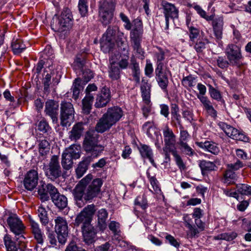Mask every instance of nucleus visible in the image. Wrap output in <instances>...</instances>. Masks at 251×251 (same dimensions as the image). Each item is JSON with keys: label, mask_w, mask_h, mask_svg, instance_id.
Listing matches in <instances>:
<instances>
[{"label": "nucleus", "mask_w": 251, "mask_h": 251, "mask_svg": "<svg viewBox=\"0 0 251 251\" xmlns=\"http://www.w3.org/2000/svg\"><path fill=\"white\" fill-rule=\"evenodd\" d=\"M120 18L121 20L125 23L124 27L127 30H130L132 28V22H131L128 18L123 12L120 13Z\"/></svg>", "instance_id": "57"}, {"label": "nucleus", "mask_w": 251, "mask_h": 251, "mask_svg": "<svg viewBox=\"0 0 251 251\" xmlns=\"http://www.w3.org/2000/svg\"><path fill=\"white\" fill-rule=\"evenodd\" d=\"M197 145L201 148L217 155L220 152V149L217 144L213 142L205 141V142H197Z\"/></svg>", "instance_id": "24"}, {"label": "nucleus", "mask_w": 251, "mask_h": 251, "mask_svg": "<svg viewBox=\"0 0 251 251\" xmlns=\"http://www.w3.org/2000/svg\"><path fill=\"white\" fill-rule=\"evenodd\" d=\"M144 103L145 104L142 107V111L143 116L145 118H147L149 116L150 112H151V102L149 103V104L148 103Z\"/></svg>", "instance_id": "63"}, {"label": "nucleus", "mask_w": 251, "mask_h": 251, "mask_svg": "<svg viewBox=\"0 0 251 251\" xmlns=\"http://www.w3.org/2000/svg\"><path fill=\"white\" fill-rule=\"evenodd\" d=\"M189 31L190 41L192 42V44H191L192 45L195 42L196 40L200 35V30L194 26H190Z\"/></svg>", "instance_id": "52"}, {"label": "nucleus", "mask_w": 251, "mask_h": 251, "mask_svg": "<svg viewBox=\"0 0 251 251\" xmlns=\"http://www.w3.org/2000/svg\"><path fill=\"white\" fill-rule=\"evenodd\" d=\"M111 244L109 242L97 247L96 249V251H111Z\"/></svg>", "instance_id": "64"}, {"label": "nucleus", "mask_w": 251, "mask_h": 251, "mask_svg": "<svg viewBox=\"0 0 251 251\" xmlns=\"http://www.w3.org/2000/svg\"><path fill=\"white\" fill-rule=\"evenodd\" d=\"M110 62L109 76L112 80H117L120 77V69L114 61L110 59Z\"/></svg>", "instance_id": "33"}, {"label": "nucleus", "mask_w": 251, "mask_h": 251, "mask_svg": "<svg viewBox=\"0 0 251 251\" xmlns=\"http://www.w3.org/2000/svg\"><path fill=\"white\" fill-rule=\"evenodd\" d=\"M16 240L19 245L18 249L20 251H24L27 247V241L23 234L18 235Z\"/></svg>", "instance_id": "55"}, {"label": "nucleus", "mask_w": 251, "mask_h": 251, "mask_svg": "<svg viewBox=\"0 0 251 251\" xmlns=\"http://www.w3.org/2000/svg\"><path fill=\"white\" fill-rule=\"evenodd\" d=\"M132 27L130 32V38L133 49L138 54L143 55L144 52L141 48V42L144 30L141 18L138 17L132 21Z\"/></svg>", "instance_id": "3"}, {"label": "nucleus", "mask_w": 251, "mask_h": 251, "mask_svg": "<svg viewBox=\"0 0 251 251\" xmlns=\"http://www.w3.org/2000/svg\"><path fill=\"white\" fill-rule=\"evenodd\" d=\"M7 222L11 231L16 236L21 235L24 232L25 228V226L17 215L10 216L7 219Z\"/></svg>", "instance_id": "13"}, {"label": "nucleus", "mask_w": 251, "mask_h": 251, "mask_svg": "<svg viewBox=\"0 0 251 251\" xmlns=\"http://www.w3.org/2000/svg\"><path fill=\"white\" fill-rule=\"evenodd\" d=\"M58 103L54 100H49L46 102L45 113L51 118L53 123L58 121Z\"/></svg>", "instance_id": "15"}, {"label": "nucleus", "mask_w": 251, "mask_h": 251, "mask_svg": "<svg viewBox=\"0 0 251 251\" xmlns=\"http://www.w3.org/2000/svg\"><path fill=\"white\" fill-rule=\"evenodd\" d=\"M235 177V175L233 171L230 170H226L224 174L223 182L227 184H233Z\"/></svg>", "instance_id": "45"}, {"label": "nucleus", "mask_w": 251, "mask_h": 251, "mask_svg": "<svg viewBox=\"0 0 251 251\" xmlns=\"http://www.w3.org/2000/svg\"><path fill=\"white\" fill-rule=\"evenodd\" d=\"M97 227L100 231H103L107 227L106 220L108 217V212L105 209H101L98 211Z\"/></svg>", "instance_id": "22"}, {"label": "nucleus", "mask_w": 251, "mask_h": 251, "mask_svg": "<svg viewBox=\"0 0 251 251\" xmlns=\"http://www.w3.org/2000/svg\"><path fill=\"white\" fill-rule=\"evenodd\" d=\"M139 149L142 157L144 158H148L150 162L155 166V164L153 158V153L151 148L146 145H141Z\"/></svg>", "instance_id": "27"}, {"label": "nucleus", "mask_w": 251, "mask_h": 251, "mask_svg": "<svg viewBox=\"0 0 251 251\" xmlns=\"http://www.w3.org/2000/svg\"><path fill=\"white\" fill-rule=\"evenodd\" d=\"M37 127L38 129L43 133L48 132L51 129L48 122L44 118L39 121Z\"/></svg>", "instance_id": "49"}, {"label": "nucleus", "mask_w": 251, "mask_h": 251, "mask_svg": "<svg viewBox=\"0 0 251 251\" xmlns=\"http://www.w3.org/2000/svg\"><path fill=\"white\" fill-rule=\"evenodd\" d=\"M134 204L136 206L135 209L137 208L138 207L141 208L143 210H145L148 207L147 200L146 198L142 196H138L134 201Z\"/></svg>", "instance_id": "46"}, {"label": "nucleus", "mask_w": 251, "mask_h": 251, "mask_svg": "<svg viewBox=\"0 0 251 251\" xmlns=\"http://www.w3.org/2000/svg\"><path fill=\"white\" fill-rule=\"evenodd\" d=\"M173 155L175 158V161L176 165L180 170H184L186 169V166L183 161H182L180 156L178 154L177 151H173Z\"/></svg>", "instance_id": "54"}, {"label": "nucleus", "mask_w": 251, "mask_h": 251, "mask_svg": "<svg viewBox=\"0 0 251 251\" xmlns=\"http://www.w3.org/2000/svg\"><path fill=\"white\" fill-rule=\"evenodd\" d=\"M237 191L242 195H251V186L245 184H239L236 185Z\"/></svg>", "instance_id": "51"}, {"label": "nucleus", "mask_w": 251, "mask_h": 251, "mask_svg": "<svg viewBox=\"0 0 251 251\" xmlns=\"http://www.w3.org/2000/svg\"><path fill=\"white\" fill-rule=\"evenodd\" d=\"M50 150V144L46 139H43L40 141L39 144V153L43 156L46 155Z\"/></svg>", "instance_id": "38"}, {"label": "nucleus", "mask_w": 251, "mask_h": 251, "mask_svg": "<svg viewBox=\"0 0 251 251\" xmlns=\"http://www.w3.org/2000/svg\"><path fill=\"white\" fill-rule=\"evenodd\" d=\"M123 115L121 108L118 107H113L107 109L106 113L103 115L97 123L95 129L100 133H103L108 130L115 124Z\"/></svg>", "instance_id": "2"}, {"label": "nucleus", "mask_w": 251, "mask_h": 251, "mask_svg": "<svg viewBox=\"0 0 251 251\" xmlns=\"http://www.w3.org/2000/svg\"><path fill=\"white\" fill-rule=\"evenodd\" d=\"M78 7L81 16H86L88 11V0H79Z\"/></svg>", "instance_id": "44"}, {"label": "nucleus", "mask_w": 251, "mask_h": 251, "mask_svg": "<svg viewBox=\"0 0 251 251\" xmlns=\"http://www.w3.org/2000/svg\"><path fill=\"white\" fill-rule=\"evenodd\" d=\"M116 4V0H103L100 2L99 17L100 21L104 25H107L110 23Z\"/></svg>", "instance_id": "4"}, {"label": "nucleus", "mask_w": 251, "mask_h": 251, "mask_svg": "<svg viewBox=\"0 0 251 251\" xmlns=\"http://www.w3.org/2000/svg\"><path fill=\"white\" fill-rule=\"evenodd\" d=\"M161 6L163 9V13L165 17L166 27L165 30H168L169 25V18L177 19L178 17V10L176 6L166 0L161 2Z\"/></svg>", "instance_id": "12"}, {"label": "nucleus", "mask_w": 251, "mask_h": 251, "mask_svg": "<svg viewBox=\"0 0 251 251\" xmlns=\"http://www.w3.org/2000/svg\"><path fill=\"white\" fill-rule=\"evenodd\" d=\"M155 78L159 87L164 92H167L169 80L166 73L155 75Z\"/></svg>", "instance_id": "31"}, {"label": "nucleus", "mask_w": 251, "mask_h": 251, "mask_svg": "<svg viewBox=\"0 0 251 251\" xmlns=\"http://www.w3.org/2000/svg\"><path fill=\"white\" fill-rule=\"evenodd\" d=\"M83 148L87 154L93 158L97 157L104 149V146L98 144L95 138L91 136L85 137Z\"/></svg>", "instance_id": "7"}, {"label": "nucleus", "mask_w": 251, "mask_h": 251, "mask_svg": "<svg viewBox=\"0 0 251 251\" xmlns=\"http://www.w3.org/2000/svg\"><path fill=\"white\" fill-rule=\"evenodd\" d=\"M84 85L85 83H83L80 78L75 79L72 87L73 97L75 100L78 98L80 91L83 89Z\"/></svg>", "instance_id": "30"}, {"label": "nucleus", "mask_w": 251, "mask_h": 251, "mask_svg": "<svg viewBox=\"0 0 251 251\" xmlns=\"http://www.w3.org/2000/svg\"><path fill=\"white\" fill-rule=\"evenodd\" d=\"M81 231L84 242L88 244H91L95 242L97 229L92 225L81 227Z\"/></svg>", "instance_id": "18"}, {"label": "nucleus", "mask_w": 251, "mask_h": 251, "mask_svg": "<svg viewBox=\"0 0 251 251\" xmlns=\"http://www.w3.org/2000/svg\"><path fill=\"white\" fill-rule=\"evenodd\" d=\"M226 53L230 65L238 68L242 65L240 60L242 58L240 48L238 46L234 44L228 45Z\"/></svg>", "instance_id": "11"}, {"label": "nucleus", "mask_w": 251, "mask_h": 251, "mask_svg": "<svg viewBox=\"0 0 251 251\" xmlns=\"http://www.w3.org/2000/svg\"><path fill=\"white\" fill-rule=\"evenodd\" d=\"M218 125L226 135L230 138L243 142H248L249 141V138L244 133L239 131L230 125L225 122H220Z\"/></svg>", "instance_id": "9"}, {"label": "nucleus", "mask_w": 251, "mask_h": 251, "mask_svg": "<svg viewBox=\"0 0 251 251\" xmlns=\"http://www.w3.org/2000/svg\"><path fill=\"white\" fill-rule=\"evenodd\" d=\"M3 241L7 251H18V247L10 235L6 234L3 237Z\"/></svg>", "instance_id": "35"}, {"label": "nucleus", "mask_w": 251, "mask_h": 251, "mask_svg": "<svg viewBox=\"0 0 251 251\" xmlns=\"http://www.w3.org/2000/svg\"><path fill=\"white\" fill-rule=\"evenodd\" d=\"M197 98L200 100L205 110L212 106L211 101L207 97L200 95L197 96Z\"/></svg>", "instance_id": "60"}, {"label": "nucleus", "mask_w": 251, "mask_h": 251, "mask_svg": "<svg viewBox=\"0 0 251 251\" xmlns=\"http://www.w3.org/2000/svg\"><path fill=\"white\" fill-rule=\"evenodd\" d=\"M51 200L53 203L60 209H63L67 206V198L64 195L59 193L57 190V192L52 196Z\"/></svg>", "instance_id": "23"}, {"label": "nucleus", "mask_w": 251, "mask_h": 251, "mask_svg": "<svg viewBox=\"0 0 251 251\" xmlns=\"http://www.w3.org/2000/svg\"><path fill=\"white\" fill-rule=\"evenodd\" d=\"M38 174L37 171L31 170L25 176L24 185L26 189L29 191L33 190L37 185Z\"/></svg>", "instance_id": "17"}, {"label": "nucleus", "mask_w": 251, "mask_h": 251, "mask_svg": "<svg viewBox=\"0 0 251 251\" xmlns=\"http://www.w3.org/2000/svg\"><path fill=\"white\" fill-rule=\"evenodd\" d=\"M237 236L235 232H232L230 233H224L214 237L216 240H225L226 241H231L235 239Z\"/></svg>", "instance_id": "50"}, {"label": "nucleus", "mask_w": 251, "mask_h": 251, "mask_svg": "<svg viewBox=\"0 0 251 251\" xmlns=\"http://www.w3.org/2000/svg\"><path fill=\"white\" fill-rule=\"evenodd\" d=\"M209 92L210 97L218 101H220L222 99V95L220 92L211 85H209Z\"/></svg>", "instance_id": "56"}, {"label": "nucleus", "mask_w": 251, "mask_h": 251, "mask_svg": "<svg viewBox=\"0 0 251 251\" xmlns=\"http://www.w3.org/2000/svg\"><path fill=\"white\" fill-rule=\"evenodd\" d=\"M59 17L69 20L70 21L73 22V17L72 12L71 10L68 8H64Z\"/></svg>", "instance_id": "62"}, {"label": "nucleus", "mask_w": 251, "mask_h": 251, "mask_svg": "<svg viewBox=\"0 0 251 251\" xmlns=\"http://www.w3.org/2000/svg\"><path fill=\"white\" fill-rule=\"evenodd\" d=\"M147 176L152 188V189H150V190L154 194H161V190L159 185V182L155 176H151L149 170L147 172Z\"/></svg>", "instance_id": "29"}, {"label": "nucleus", "mask_w": 251, "mask_h": 251, "mask_svg": "<svg viewBox=\"0 0 251 251\" xmlns=\"http://www.w3.org/2000/svg\"><path fill=\"white\" fill-rule=\"evenodd\" d=\"M224 22L222 19H215L212 22L214 35L218 40L222 38Z\"/></svg>", "instance_id": "25"}, {"label": "nucleus", "mask_w": 251, "mask_h": 251, "mask_svg": "<svg viewBox=\"0 0 251 251\" xmlns=\"http://www.w3.org/2000/svg\"><path fill=\"white\" fill-rule=\"evenodd\" d=\"M64 151L74 159H77L80 157L81 146L79 145L75 144L66 149Z\"/></svg>", "instance_id": "32"}, {"label": "nucleus", "mask_w": 251, "mask_h": 251, "mask_svg": "<svg viewBox=\"0 0 251 251\" xmlns=\"http://www.w3.org/2000/svg\"><path fill=\"white\" fill-rule=\"evenodd\" d=\"M197 98L200 100L205 110L212 106L211 101L207 97L200 95L197 96Z\"/></svg>", "instance_id": "61"}, {"label": "nucleus", "mask_w": 251, "mask_h": 251, "mask_svg": "<svg viewBox=\"0 0 251 251\" xmlns=\"http://www.w3.org/2000/svg\"><path fill=\"white\" fill-rule=\"evenodd\" d=\"M94 100L93 96L86 95L82 100V111L85 114L90 113L92 108V104Z\"/></svg>", "instance_id": "34"}, {"label": "nucleus", "mask_w": 251, "mask_h": 251, "mask_svg": "<svg viewBox=\"0 0 251 251\" xmlns=\"http://www.w3.org/2000/svg\"><path fill=\"white\" fill-rule=\"evenodd\" d=\"M85 56L86 54L84 53L81 55L78 54L75 61L74 62L75 69H79L81 72L82 70H84L83 67L85 63Z\"/></svg>", "instance_id": "47"}, {"label": "nucleus", "mask_w": 251, "mask_h": 251, "mask_svg": "<svg viewBox=\"0 0 251 251\" xmlns=\"http://www.w3.org/2000/svg\"><path fill=\"white\" fill-rule=\"evenodd\" d=\"M46 176L51 180H55L62 175L59 156L52 155L49 163L43 168Z\"/></svg>", "instance_id": "5"}, {"label": "nucleus", "mask_w": 251, "mask_h": 251, "mask_svg": "<svg viewBox=\"0 0 251 251\" xmlns=\"http://www.w3.org/2000/svg\"><path fill=\"white\" fill-rule=\"evenodd\" d=\"M88 164L86 161H82L80 162L75 170L76 176L78 178L83 176L87 170Z\"/></svg>", "instance_id": "48"}, {"label": "nucleus", "mask_w": 251, "mask_h": 251, "mask_svg": "<svg viewBox=\"0 0 251 251\" xmlns=\"http://www.w3.org/2000/svg\"><path fill=\"white\" fill-rule=\"evenodd\" d=\"M73 22L69 20L58 17L56 19H53L51 26L52 28L58 32H63L71 27Z\"/></svg>", "instance_id": "20"}, {"label": "nucleus", "mask_w": 251, "mask_h": 251, "mask_svg": "<svg viewBox=\"0 0 251 251\" xmlns=\"http://www.w3.org/2000/svg\"><path fill=\"white\" fill-rule=\"evenodd\" d=\"M75 110L73 104L63 101L61 104V124L62 126H70L74 120Z\"/></svg>", "instance_id": "10"}, {"label": "nucleus", "mask_w": 251, "mask_h": 251, "mask_svg": "<svg viewBox=\"0 0 251 251\" xmlns=\"http://www.w3.org/2000/svg\"><path fill=\"white\" fill-rule=\"evenodd\" d=\"M29 223L35 239L38 243L42 244L43 243V233L39 227V224L31 218L29 219Z\"/></svg>", "instance_id": "21"}, {"label": "nucleus", "mask_w": 251, "mask_h": 251, "mask_svg": "<svg viewBox=\"0 0 251 251\" xmlns=\"http://www.w3.org/2000/svg\"><path fill=\"white\" fill-rule=\"evenodd\" d=\"M93 176L87 175L76 185L73 190V195L76 200L81 201L83 198L89 201L96 197L100 191L103 183L101 179H94L91 182Z\"/></svg>", "instance_id": "1"}, {"label": "nucleus", "mask_w": 251, "mask_h": 251, "mask_svg": "<svg viewBox=\"0 0 251 251\" xmlns=\"http://www.w3.org/2000/svg\"><path fill=\"white\" fill-rule=\"evenodd\" d=\"M188 230L186 232L187 238L192 239L196 238L199 236L200 231L194 225H188V226L186 227Z\"/></svg>", "instance_id": "42"}, {"label": "nucleus", "mask_w": 251, "mask_h": 251, "mask_svg": "<svg viewBox=\"0 0 251 251\" xmlns=\"http://www.w3.org/2000/svg\"><path fill=\"white\" fill-rule=\"evenodd\" d=\"M56 192H57V189L50 183L46 184L44 182L38 187V194L39 198L43 201L49 200L50 196L51 198Z\"/></svg>", "instance_id": "14"}, {"label": "nucleus", "mask_w": 251, "mask_h": 251, "mask_svg": "<svg viewBox=\"0 0 251 251\" xmlns=\"http://www.w3.org/2000/svg\"><path fill=\"white\" fill-rule=\"evenodd\" d=\"M81 72L83 79V80H82L83 83L85 84L93 77V74L89 69H84L82 70Z\"/></svg>", "instance_id": "59"}, {"label": "nucleus", "mask_w": 251, "mask_h": 251, "mask_svg": "<svg viewBox=\"0 0 251 251\" xmlns=\"http://www.w3.org/2000/svg\"><path fill=\"white\" fill-rule=\"evenodd\" d=\"M209 43L208 40L205 38L199 39L194 45V48L198 52H201L205 48L206 44Z\"/></svg>", "instance_id": "43"}, {"label": "nucleus", "mask_w": 251, "mask_h": 251, "mask_svg": "<svg viewBox=\"0 0 251 251\" xmlns=\"http://www.w3.org/2000/svg\"><path fill=\"white\" fill-rule=\"evenodd\" d=\"M55 229L56 232H64L68 231V223L65 218L58 216L55 219Z\"/></svg>", "instance_id": "28"}, {"label": "nucleus", "mask_w": 251, "mask_h": 251, "mask_svg": "<svg viewBox=\"0 0 251 251\" xmlns=\"http://www.w3.org/2000/svg\"><path fill=\"white\" fill-rule=\"evenodd\" d=\"M73 159H74L73 158V157L68 154H66V153L64 151L62 155L61 160V164L63 168L66 170H69L72 168L73 165Z\"/></svg>", "instance_id": "37"}, {"label": "nucleus", "mask_w": 251, "mask_h": 251, "mask_svg": "<svg viewBox=\"0 0 251 251\" xmlns=\"http://www.w3.org/2000/svg\"><path fill=\"white\" fill-rule=\"evenodd\" d=\"M118 28L109 27L100 40L101 49L104 52H108L114 46L115 38Z\"/></svg>", "instance_id": "8"}, {"label": "nucleus", "mask_w": 251, "mask_h": 251, "mask_svg": "<svg viewBox=\"0 0 251 251\" xmlns=\"http://www.w3.org/2000/svg\"><path fill=\"white\" fill-rule=\"evenodd\" d=\"M110 100V91L108 89L103 87L100 93L97 95L95 103L96 108L105 107Z\"/></svg>", "instance_id": "19"}, {"label": "nucleus", "mask_w": 251, "mask_h": 251, "mask_svg": "<svg viewBox=\"0 0 251 251\" xmlns=\"http://www.w3.org/2000/svg\"><path fill=\"white\" fill-rule=\"evenodd\" d=\"M95 211L94 205H88L76 216L75 220V225L78 226L82 224L81 227L91 225Z\"/></svg>", "instance_id": "6"}, {"label": "nucleus", "mask_w": 251, "mask_h": 251, "mask_svg": "<svg viewBox=\"0 0 251 251\" xmlns=\"http://www.w3.org/2000/svg\"><path fill=\"white\" fill-rule=\"evenodd\" d=\"M162 134L165 149L176 148V138L173 130L166 126L162 129Z\"/></svg>", "instance_id": "16"}, {"label": "nucleus", "mask_w": 251, "mask_h": 251, "mask_svg": "<svg viewBox=\"0 0 251 251\" xmlns=\"http://www.w3.org/2000/svg\"><path fill=\"white\" fill-rule=\"evenodd\" d=\"M51 76L50 74H47L43 79L44 84V90L45 93L50 92V85Z\"/></svg>", "instance_id": "58"}, {"label": "nucleus", "mask_w": 251, "mask_h": 251, "mask_svg": "<svg viewBox=\"0 0 251 251\" xmlns=\"http://www.w3.org/2000/svg\"><path fill=\"white\" fill-rule=\"evenodd\" d=\"M11 47L14 54H19L22 52L26 48L25 45L23 44V41L20 39L14 40L12 42Z\"/></svg>", "instance_id": "36"}, {"label": "nucleus", "mask_w": 251, "mask_h": 251, "mask_svg": "<svg viewBox=\"0 0 251 251\" xmlns=\"http://www.w3.org/2000/svg\"><path fill=\"white\" fill-rule=\"evenodd\" d=\"M180 150L185 154L193 156L195 153L194 150L188 145L187 142L179 143Z\"/></svg>", "instance_id": "53"}, {"label": "nucleus", "mask_w": 251, "mask_h": 251, "mask_svg": "<svg viewBox=\"0 0 251 251\" xmlns=\"http://www.w3.org/2000/svg\"><path fill=\"white\" fill-rule=\"evenodd\" d=\"M38 216L40 222L44 226H46L49 223V218L48 217L47 211L42 206H40L38 209Z\"/></svg>", "instance_id": "39"}, {"label": "nucleus", "mask_w": 251, "mask_h": 251, "mask_svg": "<svg viewBox=\"0 0 251 251\" xmlns=\"http://www.w3.org/2000/svg\"><path fill=\"white\" fill-rule=\"evenodd\" d=\"M83 129L82 123H77L75 124L70 132V139L72 141H76L79 139L82 135Z\"/></svg>", "instance_id": "26"}, {"label": "nucleus", "mask_w": 251, "mask_h": 251, "mask_svg": "<svg viewBox=\"0 0 251 251\" xmlns=\"http://www.w3.org/2000/svg\"><path fill=\"white\" fill-rule=\"evenodd\" d=\"M181 83L182 85L185 88L193 87L197 84L196 78L192 75L185 76L183 78Z\"/></svg>", "instance_id": "41"}, {"label": "nucleus", "mask_w": 251, "mask_h": 251, "mask_svg": "<svg viewBox=\"0 0 251 251\" xmlns=\"http://www.w3.org/2000/svg\"><path fill=\"white\" fill-rule=\"evenodd\" d=\"M199 166L202 171H214L217 168L216 165L213 162L204 160L201 161Z\"/></svg>", "instance_id": "40"}]
</instances>
